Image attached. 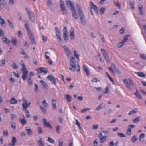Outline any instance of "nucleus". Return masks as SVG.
Returning <instances> with one entry per match:
<instances>
[{
  "mask_svg": "<svg viewBox=\"0 0 146 146\" xmlns=\"http://www.w3.org/2000/svg\"><path fill=\"white\" fill-rule=\"evenodd\" d=\"M66 99L67 100L68 102H69L72 100V97L71 96L68 94L66 95L65 96Z\"/></svg>",
  "mask_w": 146,
  "mask_h": 146,
  "instance_id": "nucleus-33",
  "label": "nucleus"
},
{
  "mask_svg": "<svg viewBox=\"0 0 146 146\" xmlns=\"http://www.w3.org/2000/svg\"><path fill=\"white\" fill-rule=\"evenodd\" d=\"M7 21L11 27L12 28H14V25L13 23H12L9 19H7Z\"/></svg>",
  "mask_w": 146,
  "mask_h": 146,
  "instance_id": "nucleus-49",
  "label": "nucleus"
},
{
  "mask_svg": "<svg viewBox=\"0 0 146 146\" xmlns=\"http://www.w3.org/2000/svg\"><path fill=\"white\" fill-rule=\"evenodd\" d=\"M70 37L71 39H72L74 38V30L73 28H72L70 31Z\"/></svg>",
  "mask_w": 146,
  "mask_h": 146,
  "instance_id": "nucleus-28",
  "label": "nucleus"
},
{
  "mask_svg": "<svg viewBox=\"0 0 146 146\" xmlns=\"http://www.w3.org/2000/svg\"><path fill=\"white\" fill-rule=\"evenodd\" d=\"M83 69L85 72L86 75L88 77L90 74V71L88 69V67L85 64H83Z\"/></svg>",
  "mask_w": 146,
  "mask_h": 146,
  "instance_id": "nucleus-14",
  "label": "nucleus"
},
{
  "mask_svg": "<svg viewBox=\"0 0 146 146\" xmlns=\"http://www.w3.org/2000/svg\"><path fill=\"white\" fill-rule=\"evenodd\" d=\"M105 106V105L104 104L102 103L100 104L98 107L96 108L95 110H99L102 109Z\"/></svg>",
  "mask_w": 146,
  "mask_h": 146,
  "instance_id": "nucleus-25",
  "label": "nucleus"
},
{
  "mask_svg": "<svg viewBox=\"0 0 146 146\" xmlns=\"http://www.w3.org/2000/svg\"><path fill=\"white\" fill-rule=\"evenodd\" d=\"M141 119V117H140L137 116L136 118L133 120V122L134 123H137Z\"/></svg>",
  "mask_w": 146,
  "mask_h": 146,
  "instance_id": "nucleus-39",
  "label": "nucleus"
},
{
  "mask_svg": "<svg viewBox=\"0 0 146 146\" xmlns=\"http://www.w3.org/2000/svg\"><path fill=\"white\" fill-rule=\"evenodd\" d=\"M47 5L49 7H50L52 4V3L51 0H47Z\"/></svg>",
  "mask_w": 146,
  "mask_h": 146,
  "instance_id": "nucleus-47",
  "label": "nucleus"
},
{
  "mask_svg": "<svg viewBox=\"0 0 146 146\" xmlns=\"http://www.w3.org/2000/svg\"><path fill=\"white\" fill-rule=\"evenodd\" d=\"M78 13L79 16L80 18L82 23L83 25H85L86 24V22L84 15L83 11Z\"/></svg>",
  "mask_w": 146,
  "mask_h": 146,
  "instance_id": "nucleus-9",
  "label": "nucleus"
},
{
  "mask_svg": "<svg viewBox=\"0 0 146 146\" xmlns=\"http://www.w3.org/2000/svg\"><path fill=\"white\" fill-rule=\"evenodd\" d=\"M42 40L43 42L44 43L46 42L47 40V39L46 38L44 35H42Z\"/></svg>",
  "mask_w": 146,
  "mask_h": 146,
  "instance_id": "nucleus-52",
  "label": "nucleus"
},
{
  "mask_svg": "<svg viewBox=\"0 0 146 146\" xmlns=\"http://www.w3.org/2000/svg\"><path fill=\"white\" fill-rule=\"evenodd\" d=\"M74 56L75 57L77 58V60L78 61H79V54L78 53V52L76 50H74Z\"/></svg>",
  "mask_w": 146,
  "mask_h": 146,
  "instance_id": "nucleus-34",
  "label": "nucleus"
},
{
  "mask_svg": "<svg viewBox=\"0 0 146 146\" xmlns=\"http://www.w3.org/2000/svg\"><path fill=\"white\" fill-rule=\"evenodd\" d=\"M135 127V126L132 125H129L128 126V128L127 129L126 132V134L128 135H130L131 133V129Z\"/></svg>",
  "mask_w": 146,
  "mask_h": 146,
  "instance_id": "nucleus-15",
  "label": "nucleus"
},
{
  "mask_svg": "<svg viewBox=\"0 0 146 146\" xmlns=\"http://www.w3.org/2000/svg\"><path fill=\"white\" fill-rule=\"evenodd\" d=\"M63 48L66 55L68 57L70 56L71 55V53L69 48L65 45L63 46Z\"/></svg>",
  "mask_w": 146,
  "mask_h": 146,
  "instance_id": "nucleus-10",
  "label": "nucleus"
},
{
  "mask_svg": "<svg viewBox=\"0 0 146 146\" xmlns=\"http://www.w3.org/2000/svg\"><path fill=\"white\" fill-rule=\"evenodd\" d=\"M38 131L39 134H41L43 133V131L41 127H38Z\"/></svg>",
  "mask_w": 146,
  "mask_h": 146,
  "instance_id": "nucleus-41",
  "label": "nucleus"
},
{
  "mask_svg": "<svg viewBox=\"0 0 146 146\" xmlns=\"http://www.w3.org/2000/svg\"><path fill=\"white\" fill-rule=\"evenodd\" d=\"M43 106L45 107H47L48 106V104L46 102V100H44L42 102Z\"/></svg>",
  "mask_w": 146,
  "mask_h": 146,
  "instance_id": "nucleus-57",
  "label": "nucleus"
},
{
  "mask_svg": "<svg viewBox=\"0 0 146 146\" xmlns=\"http://www.w3.org/2000/svg\"><path fill=\"white\" fill-rule=\"evenodd\" d=\"M36 70L38 72H39L40 73H44L45 74H46L48 73L47 69L45 68H39L36 69Z\"/></svg>",
  "mask_w": 146,
  "mask_h": 146,
  "instance_id": "nucleus-6",
  "label": "nucleus"
},
{
  "mask_svg": "<svg viewBox=\"0 0 146 146\" xmlns=\"http://www.w3.org/2000/svg\"><path fill=\"white\" fill-rule=\"evenodd\" d=\"M21 70L22 72H25L26 71H28L27 70L25 66H22V68L21 69Z\"/></svg>",
  "mask_w": 146,
  "mask_h": 146,
  "instance_id": "nucleus-60",
  "label": "nucleus"
},
{
  "mask_svg": "<svg viewBox=\"0 0 146 146\" xmlns=\"http://www.w3.org/2000/svg\"><path fill=\"white\" fill-rule=\"evenodd\" d=\"M143 6H142L141 7H139V12L140 13V14L141 15H142L143 14V11L142 10Z\"/></svg>",
  "mask_w": 146,
  "mask_h": 146,
  "instance_id": "nucleus-50",
  "label": "nucleus"
},
{
  "mask_svg": "<svg viewBox=\"0 0 146 146\" xmlns=\"http://www.w3.org/2000/svg\"><path fill=\"white\" fill-rule=\"evenodd\" d=\"M70 65L71 67L69 68L70 70L74 72L76 70L78 72L80 71V66L78 63L76 62L74 57H72L71 59Z\"/></svg>",
  "mask_w": 146,
  "mask_h": 146,
  "instance_id": "nucleus-1",
  "label": "nucleus"
},
{
  "mask_svg": "<svg viewBox=\"0 0 146 146\" xmlns=\"http://www.w3.org/2000/svg\"><path fill=\"white\" fill-rule=\"evenodd\" d=\"M2 39L3 41L7 44H9L10 42V40L6 38L3 37Z\"/></svg>",
  "mask_w": 146,
  "mask_h": 146,
  "instance_id": "nucleus-31",
  "label": "nucleus"
},
{
  "mask_svg": "<svg viewBox=\"0 0 146 146\" xmlns=\"http://www.w3.org/2000/svg\"><path fill=\"white\" fill-rule=\"evenodd\" d=\"M76 5L77 9L78 10V13L82 11L80 6L78 3H76Z\"/></svg>",
  "mask_w": 146,
  "mask_h": 146,
  "instance_id": "nucleus-40",
  "label": "nucleus"
},
{
  "mask_svg": "<svg viewBox=\"0 0 146 146\" xmlns=\"http://www.w3.org/2000/svg\"><path fill=\"white\" fill-rule=\"evenodd\" d=\"M56 35L57 40H58L59 41H61V38L60 36V33L58 27L55 28Z\"/></svg>",
  "mask_w": 146,
  "mask_h": 146,
  "instance_id": "nucleus-8",
  "label": "nucleus"
},
{
  "mask_svg": "<svg viewBox=\"0 0 146 146\" xmlns=\"http://www.w3.org/2000/svg\"><path fill=\"white\" fill-rule=\"evenodd\" d=\"M47 141L53 144H54L55 143V141L52 139L50 137H48Z\"/></svg>",
  "mask_w": 146,
  "mask_h": 146,
  "instance_id": "nucleus-44",
  "label": "nucleus"
},
{
  "mask_svg": "<svg viewBox=\"0 0 146 146\" xmlns=\"http://www.w3.org/2000/svg\"><path fill=\"white\" fill-rule=\"evenodd\" d=\"M60 5L61 10L63 14H66L67 13V12L64 6V3L62 0H61L60 1Z\"/></svg>",
  "mask_w": 146,
  "mask_h": 146,
  "instance_id": "nucleus-7",
  "label": "nucleus"
},
{
  "mask_svg": "<svg viewBox=\"0 0 146 146\" xmlns=\"http://www.w3.org/2000/svg\"><path fill=\"white\" fill-rule=\"evenodd\" d=\"M38 143L39 146H44V143L42 141V139L40 137L38 141Z\"/></svg>",
  "mask_w": 146,
  "mask_h": 146,
  "instance_id": "nucleus-29",
  "label": "nucleus"
},
{
  "mask_svg": "<svg viewBox=\"0 0 146 146\" xmlns=\"http://www.w3.org/2000/svg\"><path fill=\"white\" fill-rule=\"evenodd\" d=\"M105 11V8H102L100 9V13L101 14H103L104 12Z\"/></svg>",
  "mask_w": 146,
  "mask_h": 146,
  "instance_id": "nucleus-62",
  "label": "nucleus"
},
{
  "mask_svg": "<svg viewBox=\"0 0 146 146\" xmlns=\"http://www.w3.org/2000/svg\"><path fill=\"white\" fill-rule=\"evenodd\" d=\"M28 83L30 86H31L33 84V81L31 80V77L29 78L28 80Z\"/></svg>",
  "mask_w": 146,
  "mask_h": 146,
  "instance_id": "nucleus-46",
  "label": "nucleus"
},
{
  "mask_svg": "<svg viewBox=\"0 0 146 146\" xmlns=\"http://www.w3.org/2000/svg\"><path fill=\"white\" fill-rule=\"evenodd\" d=\"M106 74L107 77L110 80L113 82H114V80L112 78L110 74L108 73L107 72H106Z\"/></svg>",
  "mask_w": 146,
  "mask_h": 146,
  "instance_id": "nucleus-35",
  "label": "nucleus"
},
{
  "mask_svg": "<svg viewBox=\"0 0 146 146\" xmlns=\"http://www.w3.org/2000/svg\"><path fill=\"white\" fill-rule=\"evenodd\" d=\"M27 32L30 39L34 38V35L31 30L27 31Z\"/></svg>",
  "mask_w": 146,
  "mask_h": 146,
  "instance_id": "nucleus-38",
  "label": "nucleus"
},
{
  "mask_svg": "<svg viewBox=\"0 0 146 146\" xmlns=\"http://www.w3.org/2000/svg\"><path fill=\"white\" fill-rule=\"evenodd\" d=\"M90 8L92 9H93L94 11L96 13H98V7L92 1H91L90 3Z\"/></svg>",
  "mask_w": 146,
  "mask_h": 146,
  "instance_id": "nucleus-16",
  "label": "nucleus"
},
{
  "mask_svg": "<svg viewBox=\"0 0 146 146\" xmlns=\"http://www.w3.org/2000/svg\"><path fill=\"white\" fill-rule=\"evenodd\" d=\"M136 74L139 76L141 77H144L145 76V74L141 72L137 73Z\"/></svg>",
  "mask_w": 146,
  "mask_h": 146,
  "instance_id": "nucleus-37",
  "label": "nucleus"
},
{
  "mask_svg": "<svg viewBox=\"0 0 146 146\" xmlns=\"http://www.w3.org/2000/svg\"><path fill=\"white\" fill-rule=\"evenodd\" d=\"M13 62V63L11 64L12 66L15 69H17L18 68V66L14 62Z\"/></svg>",
  "mask_w": 146,
  "mask_h": 146,
  "instance_id": "nucleus-48",
  "label": "nucleus"
},
{
  "mask_svg": "<svg viewBox=\"0 0 146 146\" xmlns=\"http://www.w3.org/2000/svg\"><path fill=\"white\" fill-rule=\"evenodd\" d=\"M19 120L23 125H25L27 123V121L24 115H23V119L20 118L19 119Z\"/></svg>",
  "mask_w": 146,
  "mask_h": 146,
  "instance_id": "nucleus-20",
  "label": "nucleus"
},
{
  "mask_svg": "<svg viewBox=\"0 0 146 146\" xmlns=\"http://www.w3.org/2000/svg\"><path fill=\"white\" fill-rule=\"evenodd\" d=\"M26 130L27 131V133L28 135H30L32 134V132L30 128H26Z\"/></svg>",
  "mask_w": 146,
  "mask_h": 146,
  "instance_id": "nucleus-42",
  "label": "nucleus"
},
{
  "mask_svg": "<svg viewBox=\"0 0 146 146\" xmlns=\"http://www.w3.org/2000/svg\"><path fill=\"white\" fill-rule=\"evenodd\" d=\"M22 100L23 101V104H22L23 109H27L30 106L31 103L30 102L27 103V101L25 98L24 97L23 98Z\"/></svg>",
  "mask_w": 146,
  "mask_h": 146,
  "instance_id": "nucleus-5",
  "label": "nucleus"
},
{
  "mask_svg": "<svg viewBox=\"0 0 146 146\" xmlns=\"http://www.w3.org/2000/svg\"><path fill=\"white\" fill-rule=\"evenodd\" d=\"M137 112V109H136L135 110H131L128 113V115H133Z\"/></svg>",
  "mask_w": 146,
  "mask_h": 146,
  "instance_id": "nucleus-32",
  "label": "nucleus"
},
{
  "mask_svg": "<svg viewBox=\"0 0 146 146\" xmlns=\"http://www.w3.org/2000/svg\"><path fill=\"white\" fill-rule=\"evenodd\" d=\"M105 91H103L102 92L104 94H109L110 92V90L108 86L106 87L105 88Z\"/></svg>",
  "mask_w": 146,
  "mask_h": 146,
  "instance_id": "nucleus-45",
  "label": "nucleus"
},
{
  "mask_svg": "<svg viewBox=\"0 0 146 146\" xmlns=\"http://www.w3.org/2000/svg\"><path fill=\"white\" fill-rule=\"evenodd\" d=\"M17 142V140L16 137H13L12 138L11 142L9 143L8 146H15ZM4 146H6V145H4Z\"/></svg>",
  "mask_w": 146,
  "mask_h": 146,
  "instance_id": "nucleus-13",
  "label": "nucleus"
},
{
  "mask_svg": "<svg viewBox=\"0 0 146 146\" xmlns=\"http://www.w3.org/2000/svg\"><path fill=\"white\" fill-rule=\"evenodd\" d=\"M47 78L48 80L52 81L53 83L55 85L56 84L57 82L59 81L58 79L55 78L53 76L49 75Z\"/></svg>",
  "mask_w": 146,
  "mask_h": 146,
  "instance_id": "nucleus-4",
  "label": "nucleus"
},
{
  "mask_svg": "<svg viewBox=\"0 0 146 146\" xmlns=\"http://www.w3.org/2000/svg\"><path fill=\"white\" fill-rule=\"evenodd\" d=\"M28 72H29L28 71H27L25 72H22L23 75L22 76V78L24 81L26 80V78L27 77Z\"/></svg>",
  "mask_w": 146,
  "mask_h": 146,
  "instance_id": "nucleus-22",
  "label": "nucleus"
},
{
  "mask_svg": "<svg viewBox=\"0 0 146 146\" xmlns=\"http://www.w3.org/2000/svg\"><path fill=\"white\" fill-rule=\"evenodd\" d=\"M106 136H103L102 134L100 133L99 135V137L100 138V142L101 143H103L104 141L106 140Z\"/></svg>",
  "mask_w": 146,
  "mask_h": 146,
  "instance_id": "nucleus-18",
  "label": "nucleus"
},
{
  "mask_svg": "<svg viewBox=\"0 0 146 146\" xmlns=\"http://www.w3.org/2000/svg\"><path fill=\"white\" fill-rule=\"evenodd\" d=\"M63 37L64 40L66 42L68 41V32L66 27H64L63 32Z\"/></svg>",
  "mask_w": 146,
  "mask_h": 146,
  "instance_id": "nucleus-11",
  "label": "nucleus"
},
{
  "mask_svg": "<svg viewBox=\"0 0 146 146\" xmlns=\"http://www.w3.org/2000/svg\"><path fill=\"white\" fill-rule=\"evenodd\" d=\"M145 137V134L144 133H142L141 134L139 137V139L140 141L143 142L144 140V138Z\"/></svg>",
  "mask_w": 146,
  "mask_h": 146,
  "instance_id": "nucleus-36",
  "label": "nucleus"
},
{
  "mask_svg": "<svg viewBox=\"0 0 146 146\" xmlns=\"http://www.w3.org/2000/svg\"><path fill=\"white\" fill-rule=\"evenodd\" d=\"M11 42L15 46L16 45L17 41L15 38L11 40Z\"/></svg>",
  "mask_w": 146,
  "mask_h": 146,
  "instance_id": "nucleus-51",
  "label": "nucleus"
},
{
  "mask_svg": "<svg viewBox=\"0 0 146 146\" xmlns=\"http://www.w3.org/2000/svg\"><path fill=\"white\" fill-rule=\"evenodd\" d=\"M99 81V80H98L97 78L96 77H94L91 80V81L94 82H97Z\"/></svg>",
  "mask_w": 146,
  "mask_h": 146,
  "instance_id": "nucleus-56",
  "label": "nucleus"
},
{
  "mask_svg": "<svg viewBox=\"0 0 146 146\" xmlns=\"http://www.w3.org/2000/svg\"><path fill=\"white\" fill-rule=\"evenodd\" d=\"M63 141L62 140H59V146H63Z\"/></svg>",
  "mask_w": 146,
  "mask_h": 146,
  "instance_id": "nucleus-64",
  "label": "nucleus"
},
{
  "mask_svg": "<svg viewBox=\"0 0 146 146\" xmlns=\"http://www.w3.org/2000/svg\"><path fill=\"white\" fill-rule=\"evenodd\" d=\"M3 134L4 136H7L8 135V132L7 130H4L3 131Z\"/></svg>",
  "mask_w": 146,
  "mask_h": 146,
  "instance_id": "nucleus-61",
  "label": "nucleus"
},
{
  "mask_svg": "<svg viewBox=\"0 0 146 146\" xmlns=\"http://www.w3.org/2000/svg\"><path fill=\"white\" fill-rule=\"evenodd\" d=\"M30 40L31 43L35 45L36 44V42L34 39V38H31L30 39Z\"/></svg>",
  "mask_w": 146,
  "mask_h": 146,
  "instance_id": "nucleus-53",
  "label": "nucleus"
},
{
  "mask_svg": "<svg viewBox=\"0 0 146 146\" xmlns=\"http://www.w3.org/2000/svg\"><path fill=\"white\" fill-rule=\"evenodd\" d=\"M137 138L135 135L133 136L131 139V140L133 143H135L137 140Z\"/></svg>",
  "mask_w": 146,
  "mask_h": 146,
  "instance_id": "nucleus-43",
  "label": "nucleus"
},
{
  "mask_svg": "<svg viewBox=\"0 0 146 146\" xmlns=\"http://www.w3.org/2000/svg\"><path fill=\"white\" fill-rule=\"evenodd\" d=\"M52 105L53 106V109L54 110H55L56 108V101L55 100L52 99Z\"/></svg>",
  "mask_w": 146,
  "mask_h": 146,
  "instance_id": "nucleus-24",
  "label": "nucleus"
},
{
  "mask_svg": "<svg viewBox=\"0 0 146 146\" xmlns=\"http://www.w3.org/2000/svg\"><path fill=\"white\" fill-rule=\"evenodd\" d=\"M67 6L68 7H71V10H72L75 8L74 7V5L73 3L70 0L66 1Z\"/></svg>",
  "mask_w": 146,
  "mask_h": 146,
  "instance_id": "nucleus-19",
  "label": "nucleus"
},
{
  "mask_svg": "<svg viewBox=\"0 0 146 146\" xmlns=\"http://www.w3.org/2000/svg\"><path fill=\"white\" fill-rule=\"evenodd\" d=\"M10 103L11 104H16L17 103V101L14 98H12L10 101Z\"/></svg>",
  "mask_w": 146,
  "mask_h": 146,
  "instance_id": "nucleus-26",
  "label": "nucleus"
},
{
  "mask_svg": "<svg viewBox=\"0 0 146 146\" xmlns=\"http://www.w3.org/2000/svg\"><path fill=\"white\" fill-rule=\"evenodd\" d=\"M129 36V35H125L124 36L122 41L121 42H119V47H121L127 41Z\"/></svg>",
  "mask_w": 146,
  "mask_h": 146,
  "instance_id": "nucleus-12",
  "label": "nucleus"
},
{
  "mask_svg": "<svg viewBox=\"0 0 146 146\" xmlns=\"http://www.w3.org/2000/svg\"><path fill=\"white\" fill-rule=\"evenodd\" d=\"M26 9L28 13V14L31 21L33 22H35V18L31 10L30 9H29L27 8H26Z\"/></svg>",
  "mask_w": 146,
  "mask_h": 146,
  "instance_id": "nucleus-3",
  "label": "nucleus"
},
{
  "mask_svg": "<svg viewBox=\"0 0 146 146\" xmlns=\"http://www.w3.org/2000/svg\"><path fill=\"white\" fill-rule=\"evenodd\" d=\"M60 127L59 125H57L56 127V131L57 132V133L58 134H59L60 133Z\"/></svg>",
  "mask_w": 146,
  "mask_h": 146,
  "instance_id": "nucleus-54",
  "label": "nucleus"
},
{
  "mask_svg": "<svg viewBox=\"0 0 146 146\" xmlns=\"http://www.w3.org/2000/svg\"><path fill=\"white\" fill-rule=\"evenodd\" d=\"M72 11V15L75 19H77L78 18V15L75 8L71 10Z\"/></svg>",
  "mask_w": 146,
  "mask_h": 146,
  "instance_id": "nucleus-21",
  "label": "nucleus"
},
{
  "mask_svg": "<svg viewBox=\"0 0 146 146\" xmlns=\"http://www.w3.org/2000/svg\"><path fill=\"white\" fill-rule=\"evenodd\" d=\"M44 124V126H46L47 127H49L51 129H52V127L51 126L50 123L49 122H47V121L46 119H43Z\"/></svg>",
  "mask_w": 146,
  "mask_h": 146,
  "instance_id": "nucleus-17",
  "label": "nucleus"
},
{
  "mask_svg": "<svg viewBox=\"0 0 146 146\" xmlns=\"http://www.w3.org/2000/svg\"><path fill=\"white\" fill-rule=\"evenodd\" d=\"M40 82L41 83L42 85L44 86V88L46 89H48V85L46 82H45L44 81L42 80H41L40 81Z\"/></svg>",
  "mask_w": 146,
  "mask_h": 146,
  "instance_id": "nucleus-27",
  "label": "nucleus"
},
{
  "mask_svg": "<svg viewBox=\"0 0 146 146\" xmlns=\"http://www.w3.org/2000/svg\"><path fill=\"white\" fill-rule=\"evenodd\" d=\"M140 57L143 59L146 60V57L145 55L144 54H141L140 55Z\"/></svg>",
  "mask_w": 146,
  "mask_h": 146,
  "instance_id": "nucleus-55",
  "label": "nucleus"
},
{
  "mask_svg": "<svg viewBox=\"0 0 146 146\" xmlns=\"http://www.w3.org/2000/svg\"><path fill=\"white\" fill-rule=\"evenodd\" d=\"M8 4L9 5L12 6L14 4V0H9Z\"/></svg>",
  "mask_w": 146,
  "mask_h": 146,
  "instance_id": "nucleus-59",
  "label": "nucleus"
},
{
  "mask_svg": "<svg viewBox=\"0 0 146 146\" xmlns=\"http://www.w3.org/2000/svg\"><path fill=\"white\" fill-rule=\"evenodd\" d=\"M5 58L3 59L1 61L2 65H0V67H2V65H4L5 63Z\"/></svg>",
  "mask_w": 146,
  "mask_h": 146,
  "instance_id": "nucleus-58",
  "label": "nucleus"
},
{
  "mask_svg": "<svg viewBox=\"0 0 146 146\" xmlns=\"http://www.w3.org/2000/svg\"><path fill=\"white\" fill-rule=\"evenodd\" d=\"M128 80L129 83L127 80L126 79H123V81L124 82L127 88L129 90H132V88L130 85V84L133 87L134 86V84L130 78L128 79Z\"/></svg>",
  "mask_w": 146,
  "mask_h": 146,
  "instance_id": "nucleus-2",
  "label": "nucleus"
},
{
  "mask_svg": "<svg viewBox=\"0 0 146 146\" xmlns=\"http://www.w3.org/2000/svg\"><path fill=\"white\" fill-rule=\"evenodd\" d=\"M135 95L136 96V97L139 99H141L142 98V97L140 93L138 92L137 90Z\"/></svg>",
  "mask_w": 146,
  "mask_h": 146,
  "instance_id": "nucleus-30",
  "label": "nucleus"
},
{
  "mask_svg": "<svg viewBox=\"0 0 146 146\" xmlns=\"http://www.w3.org/2000/svg\"><path fill=\"white\" fill-rule=\"evenodd\" d=\"M0 24L2 27H5L6 26L5 22L1 16H0Z\"/></svg>",
  "mask_w": 146,
  "mask_h": 146,
  "instance_id": "nucleus-23",
  "label": "nucleus"
},
{
  "mask_svg": "<svg viewBox=\"0 0 146 146\" xmlns=\"http://www.w3.org/2000/svg\"><path fill=\"white\" fill-rule=\"evenodd\" d=\"M40 108L41 109L42 112L45 113L46 111V110L42 106H40Z\"/></svg>",
  "mask_w": 146,
  "mask_h": 146,
  "instance_id": "nucleus-63",
  "label": "nucleus"
}]
</instances>
